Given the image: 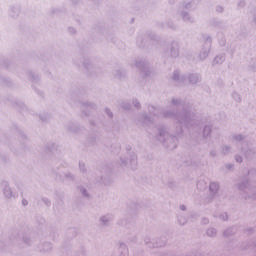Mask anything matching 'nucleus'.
<instances>
[{
	"label": "nucleus",
	"instance_id": "nucleus-2",
	"mask_svg": "<svg viewBox=\"0 0 256 256\" xmlns=\"http://www.w3.org/2000/svg\"><path fill=\"white\" fill-rule=\"evenodd\" d=\"M236 161H237V162H242V157L238 156V157L236 158Z\"/></svg>",
	"mask_w": 256,
	"mask_h": 256
},
{
	"label": "nucleus",
	"instance_id": "nucleus-7",
	"mask_svg": "<svg viewBox=\"0 0 256 256\" xmlns=\"http://www.w3.org/2000/svg\"><path fill=\"white\" fill-rule=\"evenodd\" d=\"M218 60V57L215 59V61H217Z\"/></svg>",
	"mask_w": 256,
	"mask_h": 256
},
{
	"label": "nucleus",
	"instance_id": "nucleus-4",
	"mask_svg": "<svg viewBox=\"0 0 256 256\" xmlns=\"http://www.w3.org/2000/svg\"><path fill=\"white\" fill-rule=\"evenodd\" d=\"M23 205L26 206L28 204L27 200H23Z\"/></svg>",
	"mask_w": 256,
	"mask_h": 256
},
{
	"label": "nucleus",
	"instance_id": "nucleus-6",
	"mask_svg": "<svg viewBox=\"0 0 256 256\" xmlns=\"http://www.w3.org/2000/svg\"><path fill=\"white\" fill-rule=\"evenodd\" d=\"M181 210L184 211V210H185V207H184V206H181Z\"/></svg>",
	"mask_w": 256,
	"mask_h": 256
},
{
	"label": "nucleus",
	"instance_id": "nucleus-3",
	"mask_svg": "<svg viewBox=\"0 0 256 256\" xmlns=\"http://www.w3.org/2000/svg\"><path fill=\"white\" fill-rule=\"evenodd\" d=\"M214 230H208V235H213Z\"/></svg>",
	"mask_w": 256,
	"mask_h": 256
},
{
	"label": "nucleus",
	"instance_id": "nucleus-1",
	"mask_svg": "<svg viewBox=\"0 0 256 256\" xmlns=\"http://www.w3.org/2000/svg\"><path fill=\"white\" fill-rule=\"evenodd\" d=\"M218 189V184H215V182H213L212 184H210V190L211 191H216Z\"/></svg>",
	"mask_w": 256,
	"mask_h": 256
},
{
	"label": "nucleus",
	"instance_id": "nucleus-5",
	"mask_svg": "<svg viewBox=\"0 0 256 256\" xmlns=\"http://www.w3.org/2000/svg\"><path fill=\"white\" fill-rule=\"evenodd\" d=\"M7 192H9V190H6V191L4 192V194H5L6 197H9V194H7Z\"/></svg>",
	"mask_w": 256,
	"mask_h": 256
}]
</instances>
